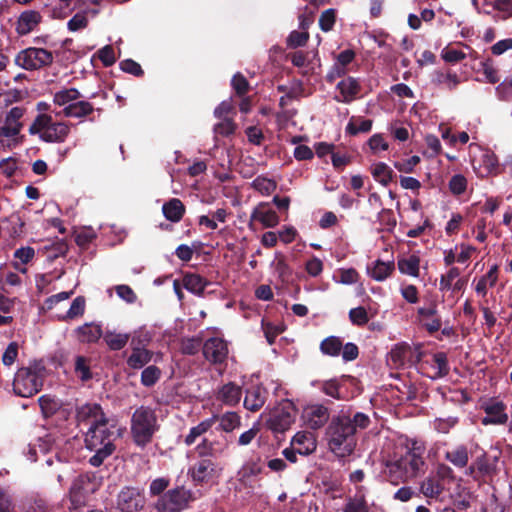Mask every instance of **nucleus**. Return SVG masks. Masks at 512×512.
I'll return each mask as SVG.
<instances>
[{"label":"nucleus","mask_w":512,"mask_h":512,"mask_svg":"<svg viewBox=\"0 0 512 512\" xmlns=\"http://www.w3.org/2000/svg\"><path fill=\"white\" fill-rule=\"evenodd\" d=\"M425 450L426 447L421 441L408 438L401 440L396 445L393 456L386 462L385 476L394 485L415 478L425 465Z\"/></svg>","instance_id":"obj_1"},{"label":"nucleus","mask_w":512,"mask_h":512,"mask_svg":"<svg viewBox=\"0 0 512 512\" xmlns=\"http://www.w3.org/2000/svg\"><path fill=\"white\" fill-rule=\"evenodd\" d=\"M369 423V417L360 412L352 418L345 414L332 418L326 431L330 451L340 458L351 455L356 447L355 434Z\"/></svg>","instance_id":"obj_2"},{"label":"nucleus","mask_w":512,"mask_h":512,"mask_svg":"<svg viewBox=\"0 0 512 512\" xmlns=\"http://www.w3.org/2000/svg\"><path fill=\"white\" fill-rule=\"evenodd\" d=\"M119 437L114 424L109 421L90 426L85 435L86 448L94 452L90 457L89 463L94 467H99L104 460L115 450V440Z\"/></svg>","instance_id":"obj_3"},{"label":"nucleus","mask_w":512,"mask_h":512,"mask_svg":"<svg viewBox=\"0 0 512 512\" xmlns=\"http://www.w3.org/2000/svg\"><path fill=\"white\" fill-rule=\"evenodd\" d=\"M72 124L66 121H55L50 114L40 113L29 127L31 135L47 143H63L68 138Z\"/></svg>","instance_id":"obj_4"},{"label":"nucleus","mask_w":512,"mask_h":512,"mask_svg":"<svg viewBox=\"0 0 512 512\" xmlns=\"http://www.w3.org/2000/svg\"><path fill=\"white\" fill-rule=\"evenodd\" d=\"M159 425L155 411L147 406L137 408L131 418V434L136 445L144 447L151 442Z\"/></svg>","instance_id":"obj_5"},{"label":"nucleus","mask_w":512,"mask_h":512,"mask_svg":"<svg viewBox=\"0 0 512 512\" xmlns=\"http://www.w3.org/2000/svg\"><path fill=\"white\" fill-rule=\"evenodd\" d=\"M44 367L38 363L21 367L13 381L14 392L21 397H31L38 393L43 386Z\"/></svg>","instance_id":"obj_6"},{"label":"nucleus","mask_w":512,"mask_h":512,"mask_svg":"<svg viewBox=\"0 0 512 512\" xmlns=\"http://www.w3.org/2000/svg\"><path fill=\"white\" fill-rule=\"evenodd\" d=\"M266 427L274 434L289 430L296 419V408L292 401L282 400L273 408L261 414Z\"/></svg>","instance_id":"obj_7"},{"label":"nucleus","mask_w":512,"mask_h":512,"mask_svg":"<svg viewBox=\"0 0 512 512\" xmlns=\"http://www.w3.org/2000/svg\"><path fill=\"white\" fill-rule=\"evenodd\" d=\"M25 108L13 107L4 116L0 124V144L12 148L20 143V132L24 126L22 118Z\"/></svg>","instance_id":"obj_8"},{"label":"nucleus","mask_w":512,"mask_h":512,"mask_svg":"<svg viewBox=\"0 0 512 512\" xmlns=\"http://www.w3.org/2000/svg\"><path fill=\"white\" fill-rule=\"evenodd\" d=\"M222 469L210 458L196 461L188 469V476L195 486L211 487L218 483Z\"/></svg>","instance_id":"obj_9"},{"label":"nucleus","mask_w":512,"mask_h":512,"mask_svg":"<svg viewBox=\"0 0 512 512\" xmlns=\"http://www.w3.org/2000/svg\"><path fill=\"white\" fill-rule=\"evenodd\" d=\"M52 52L44 48L30 47L16 56V64L25 70H37L53 62Z\"/></svg>","instance_id":"obj_10"},{"label":"nucleus","mask_w":512,"mask_h":512,"mask_svg":"<svg viewBox=\"0 0 512 512\" xmlns=\"http://www.w3.org/2000/svg\"><path fill=\"white\" fill-rule=\"evenodd\" d=\"M466 285L467 279L461 277V271L458 267H450L439 278V290L443 293V297L445 293H448L447 301H450L452 305L458 301L456 294L463 291Z\"/></svg>","instance_id":"obj_11"},{"label":"nucleus","mask_w":512,"mask_h":512,"mask_svg":"<svg viewBox=\"0 0 512 512\" xmlns=\"http://www.w3.org/2000/svg\"><path fill=\"white\" fill-rule=\"evenodd\" d=\"M192 492L184 487L169 490L157 502L159 512H180L192 501Z\"/></svg>","instance_id":"obj_12"},{"label":"nucleus","mask_w":512,"mask_h":512,"mask_svg":"<svg viewBox=\"0 0 512 512\" xmlns=\"http://www.w3.org/2000/svg\"><path fill=\"white\" fill-rule=\"evenodd\" d=\"M145 505V496L139 488L124 487L117 496L116 507L121 512H138Z\"/></svg>","instance_id":"obj_13"},{"label":"nucleus","mask_w":512,"mask_h":512,"mask_svg":"<svg viewBox=\"0 0 512 512\" xmlns=\"http://www.w3.org/2000/svg\"><path fill=\"white\" fill-rule=\"evenodd\" d=\"M95 491V484L87 475L78 476L69 491L70 500L74 507L85 504L87 497Z\"/></svg>","instance_id":"obj_14"},{"label":"nucleus","mask_w":512,"mask_h":512,"mask_svg":"<svg viewBox=\"0 0 512 512\" xmlns=\"http://www.w3.org/2000/svg\"><path fill=\"white\" fill-rule=\"evenodd\" d=\"M227 342L220 337H212L203 345L204 357L213 364H222L228 356Z\"/></svg>","instance_id":"obj_15"},{"label":"nucleus","mask_w":512,"mask_h":512,"mask_svg":"<svg viewBox=\"0 0 512 512\" xmlns=\"http://www.w3.org/2000/svg\"><path fill=\"white\" fill-rule=\"evenodd\" d=\"M329 416L328 409L319 404L308 405L302 412L304 424L314 430L323 427L329 420Z\"/></svg>","instance_id":"obj_16"},{"label":"nucleus","mask_w":512,"mask_h":512,"mask_svg":"<svg viewBox=\"0 0 512 512\" xmlns=\"http://www.w3.org/2000/svg\"><path fill=\"white\" fill-rule=\"evenodd\" d=\"M76 418L79 424L89 425V427L109 421L105 417L100 405L95 403H87L80 406L77 409Z\"/></svg>","instance_id":"obj_17"},{"label":"nucleus","mask_w":512,"mask_h":512,"mask_svg":"<svg viewBox=\"0 0 512 512\" xmlns=\"http://www.w3.org/2000/svg\"><path fill=\"white\" fill-rule=\"evenodd\" d=\"M254 221H258L265 228H273L279 224V216L276 211L269 207L266 202L259 203L250 215L249 226L251 227Z\"/></svg>","instance_id":"obj_18"},{"label":"nucleus","mask_w":512,"mask_h":512,"mask_svg":"<svg viewBox=\"0 0 512 512\" xmlns=\"http://www.w3.org/2000/svg\"><path fill=\"white\" fill-rule=\"evenodd\" d=\"M472 164L475 172L480 177H487L498 173V159L492 151H483L481 158L479 160L474 159Z\"/></svg>","instance_id":"obj_19"},{"label":"nucleus","mask_w":512,"mask_h":512,"mask_svg":"<svg viewBox=\"0 0 512 512\" xmlns=\"http://www.w3.org/2000/svg\"><path fill=\"white\" fill-rule=\"evenodd\" d=\"M291 446L295 448L300 455H310L317 448L315 435L309 431H299L291 439Z\"/></svg>","instance_id":"obj_20"},{"label":"nucleus","mask_w":512,"mask_h":512,"mask_svg":"<svg viewBox=\"0 0 512 512\" xmlns=\"http://www.w3.org/2000/svg\"><path fill=\"white\" fill-rule=\"evenodd\" d=\"M431 82L438 87L453 91L459 86L461 79L451 69H437L432 73Z\"/></svg>","instance_id":"obj_21"},{"label":"nucleus","mask_w":512,"mask_h":512,"mask_svg":"<svg viewBox=\"0 0 512 512\" xmlns=\"http://www.w3.org/2000/svg\"><path fill=\"white\" fill-rule=\"evenodd\" d=\"M137 336H132L131 346L132 353L127 359V364L132 369H141L148 362H150L152 358V352L145 349L144 347H140L136 345Z\"/></svg>","instance_id":"obj_22"},{"label":"nucleus","mask_w":512,"mask_h":512,"mask_svg":"<svg viewBox=\"0 0 512 512\" xmlns=\"http://www.w3.org/2000/svg\"><path fill=\"white\" fill-rule=\"evenodd\" d=\"M337 89L340 95L336 96L335 99L338 102L349 103L353 101L360 92V84L355 78L347 77L337 84Z\"/></svg>","instance_id":"obj_23"},{"label":"nucleus","mask_w":512,"mask_h":512,"mask_svg":"<svg viewBox=\"0 0 512 512\" xmlns=\"http://www.w3.org/2000/svg\"><path fill=\"white\" fill-rule=\"evenodd\" d=\"M444 457L456 468L463 469L469 463V450L466 445L458 444L447 450Z\"/></svg>","instance_id":"obj_24"},{"label":"nucleus","mask_w":512,"mask_h":512,"mask_svg":"<svg viewBox=\"0 0 512 512\" xmlns=\"http://www.w3.org/2000/svg\"><path fill=\"white\" fill-rule=\"evenodd\" d=\"M185 211L186 208L184 204L178 198H172L165 202L162 206V213L164 217L172 223L180 222L185 214Z\"/></svg>","instance_id":"obj_25"},{"label":"nucleus","mask_w":512,"mask_h":512,"mask_svg":"<svg viewBox=\"0 0 512 512\" xmlns=\"http://www.w3.org/2000/svg\"><path fill=\"white\" fill-rule=\"evenodd\" d=\"M40 21L41 15L37 11H25L18 18L16 30L20 35H26L33 31Z\"/></svg>","instance_id":"obj_26"},{"label":"nucleus","mask_w":512,"mask_h":512,"mask_svg":"<svg viewBox=\"0 0 512 512\" xmlns=\"http://www.w3.org/2000/svg\"><path fill=\"white\" fill-rule=\"evenodd\" d=\"M395 269L393 261L384 262L376 260L371 266L367 267L368 275L375 281L382 282L391 276Z\"/></svg>","instance_id":"obj_27"},{"label":"nucleus","mask_w":512,"mask_h":512,"mask_svg":"<svg viewBox=\"0 0 512 512\" xmlns=\"http://www.w3.org/2000/svg\"><path fill=\"white\" fill-rule=\"evenodd\" d=\"M266 401L265 389L255 386L247 390L244 398V406L252 412L258 411Z\"/></svg>","instance_id":"obj_28"},{"label":"nucleus","mask_w":512,"mask_h":512,"mask_svg":"<svg viewBox=\"0 0 512 512\" xmlns=\"http://www.w3.org/2000/svg\"><path fill=\"white\" fill-rule=\"evenodd\" d=\"M397 266L400 273L417 278L420 274V257L417 254L400 257Z\"/></svg>","instance_id":"obj_29"},{"label":"nucleus","mask_w":512,"mask_h":512,"mask_svg":"<svg viewBox=\"0 0 512 512\" xmlns=\"http://www.w3.org/2000/svg\"><path fill=\"white\" fill-rule=\"evenodd\" d=\"M498 281V266L493 265L489 271L481 276L474 285L477 295L486 297L488 287H494Z\"/></svg>","instance_id":"obj_30"},{"label":"nucleus","mask_w":512,"mask_h":512,"mask_svg":"<svg viewBox=\"0 0 512 512\" xmlns=\"http://www.w3.org/2000/svg\"><path fill=\"white\" fill-rule=\"evenodd\" d=\"M241 389L234 383H227L221 387L217 394V399L226 405H236L241 399Z\"/></svg>","instance_id":"obj_31"},{"label":"nucleus","mask_w":512,"mask_h":512,"mask_svg":"<svg viewBox=\"0 0 512 512\" xmlns=\"http://www.w3.org/2000/svg\"><path fill=\"white\" fill-rule=\"evenodd\" d=\"M78 340L85 343L96 342L102 336L101 327L94 323H86L76 330Z\"/></svg>","instance_id":"obj_32"},{"label":"nucleus","mask_w":512,"mask_h":512,"mask_svg":"<svg viewBox=\"0 0 512 512\" xmlns=\"http://www.w3.org/2000/svg\"><path fill=\"white\" fill-rule=\"evenodd\" d=\"M475 462L476 467L478 468V473L480 474L481 478L495 474L497 471V456L491 457L483 453L482 455L478 456L475 459Z\"/></svg>","instance_id":"obj_33"},{"label":"nucleus","mask_w":512,"mask_h":512,"mask_svg":"<svg viewBox=\"0 0 512 512\" xmlns=\"http://www.w3.org/2000/svg\"><path fill=\"white\" fill-rule=\"evenodd\" d=\"M76 0H54L49 5L50 14L53 18L63 19L69 16L75 9Z\"/></svg>","instance_id":"obj_34"},{"label":"nucleus","mask_w":512,"mask_h":512,"mask_svg":"<svg viewBox=\"0 0 512 512\" xmlns=\"http://www.w3.org/2000/svg\"><path fill=\"white\" fill-rule=\"evenodd\" d=\"M93 110L94 108L91 103L78 99L73 104L66 106L63 109V114L66 117L80 118L91 114Z\"/></svg>","instance_id":"obj_35"},{"label":"nucleus","mask_w":512,"mask_h":512,"mask_svg":"<svg viewBox=\"0 0 512 512\" xmlns=\"http://www.w3.org/2000/svg\"><path fill=\"white\" fill-rule=\"evenodd\" d=\"M371 174L373 178L383 186H387L393 179V170L383 162H378L372 165Z\"/></svg>","instance_id":"obj_36"},{"label":"nucleus","mask_w":512,"mask_h":512,"mask_svg":"<svg viewBox=\"0 0 512 512\" xmlns=\"http://www.w3.org/2000/svg\"><path fill=\"white\" fill-rule=\"evenodd\" d=\"M81 97L80 92L75 88H65L59 90L53 95V102L60 107H66L73 104Z\"/></svg>","instance_id":"obj_37"},{"label":"nucleus","mask_w":512,"mask_h":512,"mask_svg":"<svg viewBox=\"0 0 512 512\" xmlns=\"http://www.w3.org/2000/svg\"><path fill=\"white\" fill-rule=\"evenodd\" d=\"M216 418L212 417L209 419H205L200 422L198 425L192 427L189 433L186 435L184 439V443L188 446L194 444L196 440L205 434L215 423Z\"/></svg>","instance_id":"obj_38"},{"label":"nucleus","mask_w":512,"mask_h":512,"mask_svg":"<svg viewBox=\"0 0 512 512\" xmlns=\"http://www.w3.org/2000/svg\"><path fill=\"white\" fill-rule=\"evenodd\" d=\"M431 368L433 373L432 379L442 378L449 373V365L447 356L443 352L435 353L432 357Z\"/></svg>","instance_id":"obj_39"},{"label":"nucleus","mask_w":512,"mask_h":512,"mask_svg":"<svg viewBox=\"0 0 512 512\" xmlns=\"http://www.w3.org/2000/svg\"><path fill=\"white\" fill-rule=\"evenodd\" d=\"M262 472V466L258 459L246 461L238 471V477L241 482H247Z\"/></svg>","instance_id":"obj_40"},{"label":"nucleus","mask_w":512,"mask_h":512,"mask_svg":"<svg viewBox=\"0 0 512 512\" xmlns=\"http://www.w3.org/2000/svg\"><path fill=\"white\" fill-rule=\"evenodd\" d=\"M104 341L111 350H121L126 346L130 339L129 333H119L115 331H107L104 336Z\"/></svg>","instance_id":"obj_41"},{"label":"nucleus","mask_w":512,"mask_h":512,"mask_svg":"<svg viewBox=\"0 0 512 512\" xmlns=\"http://www.w3.org/2000/svg\"><path fill=\"white\" fill-rule=\"evenodd\" d=\"M183 286L188 291L200 295L207 286V282L200 275L189 273L183 277Z\"/></svg>","instance_id":"obj_42"},{"label":"nucleus","mask_w":512,"mask_h":512,"mask_svg":"<svg viewBox=\"0 0 512 512\" xmlns=\"http://www.w3.org/2000/svg\"><path fill=\"white\" fill-rule=\"evenodd\" d=\"M34 256H35V250H34V248H32L30 246L21 247V248L15 250L14 258L16 261L14 263V267L18 271L25 273L26 268L23 267L22 265L29 263L34 258Z\"/></svg>","instance_id":"obj_43"},{"label":"nucleus","mask_w":512,"mask_h":512,"mask_svg":"<svg viewBox=\"0 0 512 512\" xmlns=\"http://www.w3.org/2000/svg\"><path fill=\"white\" fill-rule=\"evenodd\" d=\"M484 411L491 416L497 424H505L508 415L505 412V404L503 402H492L484 406Z\"/></svg>","instance_id":"obj_44"},{"label":"nucleus","mask_w":512,"mask_h":512,"mask_svg":"<svg viewBox=\"0 0 512 512\" xmlns=\"http://www.w3.org/2000/svg\"><path fill=\"white\" fill-rule=\"evenodd\" d=\"M410 352L411 348L408 344H397L391 349L389 353V361H391L395 367L403 366Z\"/></svg>","instance_id":"obj_45"},{"label":"nucleus","mask_w":512,"mask_h":512,"mask_svg":"<svg viewBox=\"0 0 512 512\" xmlns=\"http://www.w3.org/2000/svg\"><path fill=\"white\" fill-rule=\"evenodd\" d=\"M355 57V53L352 50H344L342 51L338 57V64L335 65L333 71L329 74V79L333 80L335 77H340L345 73L344 67L352 62Z\"/></svg>","instance_id":"obj_46"},{"label":"nucleus","mask_w":512,"mask_h":512,"mask_svg":"<svg viewBox=\"0 0 512 512\" xmlns=\"http://www.w3.org/2000/svg\"><path fill=\"white\" fill-rule=\"evenodd\" d=\"M483 6L501 13L502 19L512 16V0H482Z\"/></svg>","instance_id":"obj_47"},{"label":"nucleus","mask_w":512,"mask_h":512,"mask_svg":"<svg viewBox=\"0 0 512 512\" xmlns=\"http://www.w3.org/2000/svg\"><path fill=\"white\" fill-rule=\"evenodd\" d=\"M343 343L339 337L329 336L320 344V350L323 354L336 357L340 354Z\"/></svg>","instance_id":"obj_48"},{"label":"nucleus","mask_w":512,"mask_h":512,"mask_svg":"<svg viewBox=\"0 0 512 512\" xmlns=\"http://www.w3.org/2000/svg\"><path fill=\"white\" fill-rule=\"evenodd\" d=\"M84 310H85V299L83 297L79 296V297H76L72 301L70 308L67 310V312L65 314H58L57 318L59 320H64V321L72 320V319L82 316L84 313Z\"/></svg>","instance_id":"obj_49"},{"label":"nucleus","mask_w":512,"mask_h":512,"mask_svg":"<svg viewBox=\"0 0 512 512\" xmlns=\"http://www.w3.org/2000/svg\"><path fill=\"white\" fill-rule=\"evenodd\" d=\"M420 490L426 497L434 498L442 493L443 485L436 477H428L421 483Z\"/></svg>","instance_id":"obj_50"},{"label":"nucleus","mask_w":512,"mask_h":512,"mask_svg":"<svg viewBox=\"0 0 512 512\" xmlns=\"http://www.w3.org/2000/svg\"><path fill=\"white\" fill-rule=\"evenodd\" d=\"M372 128V121L369 119L363 118H354L352 117L347 124L346 131L351 135H356L358 133H366L369 132Z\"/></svg>","instance_id":"obj_51"},{"label":"nucleus","mask_w":512,"mask_h":512,"mask_svg":"<svg viewBox=\"0 0 512 512\" xmlns=\"http://www.w3.org/2000/svg\"><path fill=\"white\" fill-rule=\"evenodd\" d=\"M251 185L256 191L264 196L272 194L277 188V183L274 180L263 176L255 178Z\"/></svg>","instance_id":"obj_52"},{"label":"nucleus","mask_w":512,"mask_h":512,"mask_svg":"<svg viewBox=\"0 0 512 512\" xmlns=\"http://www.w3.org/2000/svg\"><path fill=\"white\" fill-rule=\"evenodd\" d=\"M466 53L463 49L455 48L453 46H446L441 50V58L450 64H456L466 58Z\"/></svg>","instance_id":"obj_53"},{"label":"nucleus","mask_w":512,"mask_h":512,"mask_svg":"<svg viewBox=\"0 0 512 512\" xmlns=\"http://www.w3.org/2000/svg\"><path fill=\"white\" fill-rule=\"evenodd\" d=\"M39 404L42 413L45 417L54 415L60 408V404L57 399L49 395H43L39 398Z\"/></svg>","instance_id":"obj_54"},{"label":"nucleus","mask_w":512,"mask_h":512,"mask_svg":"<svg viewBox=\"0 0 512 512\" xmlns=\"http://www.w3.org/2000/svg\"><path fill=\"white\" fill-rule=\"evenodd\" d=\"M241 424L240 416L235 412H227L220 418V427L225 432H231Z\"/></svg>","instance_id":"obj_55"},{"label":"nucleus","mask_w":512,"mask_h":512,"mask_svg":"<svg viewBox=\"0 0 512 512\" xmlns=\"http://www.w3.org/2000/svg\"><path fill=\"white\" fill-rule=\"evenodd\" d=\"M220 121L214 125L213 131L216 135L230 136L236 130V124L232 118L219 119Z\"/></svg>","instance_id":"obj_56"},{"label":"nucleus","mask_w":512,"mask_h":512,"mask_svg":"<svg viewBox=\"0 0 512 512\" xmlns=\"http://www.w3.org/2000/svg\"><path fill=\"white\" fill-rule=\"evenodd\" d=\"M161 371L158 367L151 365L146 367L141 374V383L150 387L153 386L160 378Z\"/></svg>","instance_id":"obj_57"},{"label":"nucleus","mask_w":512,"mask_h":512,"mask_svg":"<svg viewBox=\"0 0 512 512\" xmlns=\"http://www.w3.org/2000/svg\"><path fill=\"white\" fill-rule=\"evenodd\" d=\"M9 233L12 237H21L25 233V221L18 215L12 214L8 218Z\"/></svg>","instance_id":"obj_58"},{"label":"nucleus","mask_w":512,"mask_h":512,"mask_svg":"<svg viewBox=\"0 0 512 512\" xmlns=\"http://www.w3.org/2000/svg\"><path fill=\"white\" fill-rule=\"evenodd\" d=\"M343 512H369L368 505L363 495H357L349 499L343 508Z\"/></svg>","instance_id":"obj_59"},{"label":"nucleus","mask_w":512,"mask_h":512,"mask_svg":"<svg viewBox=\"0 0 512 512\" xmlns=\"http://www.w3.org/2000/svg\"><path fill=\"white\" fill-rule=\"evenodd\" d=\"M75 372L82 381L91 379L89 360L83 356H78L75 360Z\"/></svg>","instance_id":"obj_60"},{"label":"nucleus","mask_w":512,"mask_h":512,"mask_svg":"<svg viewBox=\"0 0 512 512\" xmlns=\"http://www.w3.org/2000/svg\"><path fill=\"white\" fill-rule=\"evenodd\" d=\"M350 321L357 326H364L369 321V316L366 309L362 306L352 308L349 311Z\"/></svg>","instance_id":"obj_61"},{"label":"nucleus","mask_w":512,"mask_h":512,"mask_svg":"<svg viewBox=\"0 0 512 512\" xmlns=\"http://www.w3.org/2000/svg\"><path fill=\"white\" fill-rule=\"evenodd\" d=\"M467 188V179L462 174L452 176L449 181V189L454 195H461Z\"/></svg>","instance_id":"obj_62"},{"label":"nucleus","mask_w":512,"mask_h":512,"mask_svg":"<svg viewBox=\"0 0 512 512\" xmlns=\"http://www.w3.org/2000/svg\"><path fill=\"white\" fill-rule=\"evenodd\" d=\"M336 20V13L334 9H327L323 11L319 18V26L324 32L330 31Z\"/></svg>","instance_id":"obj_63"},{"label":"nucleus","mask_w":512,"mask_h":512,"mask_svg":"<svg viewBox=\"0 0 512 512\" xmlns=\"http://www.w3.org/2000/svg\"><path fill=\"white\" fill-rule=\"evenodd\" d=\"M360 278L359 273L354 268H342L339 270V279L338 283L351 285L358 282Z\"/></svg>","instance_id":"obj_64"}]
</instances>
